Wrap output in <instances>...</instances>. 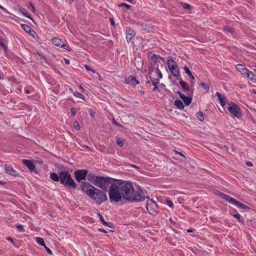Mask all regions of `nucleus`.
Segmentation results:
<instances>
[{
    "mask_svg": "<svg viewBox=\"0 0 256 256\" xmlns=\"http://www.w3.org/2000/svg\"><path fill=\"white\" fill-rule=\"evenodd\" d=\"M95 186L106 192L110 186L108 195L111 202H118L122 198L129 201H142L145 196L140 189L134 190L132 183L109 176H100Z\"/></svg>",
    "mask_w": 256,
    "mask_h": 256,
    "instance_id": "nucleus-1",
    "label": "nucleus"
},
{
    "mask_svg": "<svg viewBox=\"0 0 256 256\" xmlns=\"http://www.w3.org/2000/svg\"><path fill=\"white\" fill-rule=\"evenodd\" d=\"M82 190L98 204H100L108 200L106 192L96 188L88 182H82Z\"/></svg>",
    "mask_w": 256,
    "mask_h": 256,
    "instance_id": "nucleus-2",
    "label": "nucleus"
},
{
    "mask_svg": "<svg viewBox=\"0 0 256 256\" xmlns=\"http://www.w3.org/2000/svg\"><path fill=\"white\" fill-rule=\"evenodd\" d=\"M60 182L68 188L74 189L76 187V183L72 178L71 175L68 171H60L59 172Z\"/></svg>",
    "mask_w": 256,
    "mask_h": 256,
    "instance_id": "nucleus-3",
    "label": "nucleus"
},
{
    "mask_svg": "<svg viewBox=\"0 0 256 256\" xmlns=\"http://www.w3.org/2000/svg\"><path fill=\"white\" fill-rule=\"evenodd\" d=\"M167 64L168 68L173 76L177 79L180 78L179 68L176 62L172 59H169Z\"/></svg>",
    "mask_w": 256,
    "mask_h": 256,
    "instance_id": "nucleus-4",
    "label": "nucleus"
},
{
    "mask_svg": "<svg viewBox=\"0 0 256 256\" xmlns=\"http://www.w3.org/2000/svg\"><path fill=\"white\" fill-rule=\"evenodd\" d=\"M218 193L222 196V198H224L225 200H226V201L230 203H232V204L238 206L240 208H242V209H245V210H249L250 209V208L248 206L241 203L240 202L236 200V199H234L232 198H231L229 196L226 195L220 192H218Z\"/></svg>",
    "mask_w": 256,
    "mask_h": 256,
    "instance_id": "nucleus-5",
    "label": "nucleus"
},
{
    "mask_svg": "<svg viewBox=\"0 0 256 256\" xmlns=\"http://www.w3.org/2000/svg\"><path fill=\"white\" fill-rule=\"evenodd\" d=\"M228 110L234 116L238 118L242 116V113L240 107L234 102H231L230 104Z\"/></svg>",
    "mask_w": 256,
    "mask_h": 256,
    "instance_id": "nucleus-6",
    "label": "nucleus"
},
{
    "mask_svg": "<svg viewBox=\"0 0 256 256\" xmlns=\"http://www.w3.org/2000/svg\"><path fill=\"white\" fill-rule=\"evenodd\" d=\"M148 200H147L146 208L148 212L154 215L156 214V212L155 210V208L157 207L155 202L152 200L150 199L148 197Z\"/></svg>",
    "mask_w": 256,
    "mask_h": 256,
    "instance_id": "nucleus-7",
    "label": "nucleus"
},
{
    "mask_svg": "<svg viewBox=\"0 0 256 256\" xmlns=\"http://www.w3.org/2000/svg\"><path fill=\"white\" fill-rule=\"evenodd\" d=\"M88 173V170H79L74 172V176L76 180L80 182L82 180H86V176Z\"/></svg>",
    "mask_w": 256,
    "mask_h": 256,
    "instance_id": "nucleus-8",
    "label": "nucleus"
},
{
    "mask_svg": "<svg viewBox=\"0 0 256 256\" xmlns=\"http://www.w3.org/2000/svg\"><path fill=\"white\" fill-rule=\"evenodd\" d=\"M22 163L25 165L30 171L34 172L36 174L38 173V171L36 170V166L33 161L24 159L22 160Z\"/></svg>",
    "mask_w": 256,
    "mask_h": 256,
    "instance_id": "nucleus-9",
    "label": "nucleus"
},
{
    "mask_svg": "<svg viewBox=\"0 0 256 256\" xmlns=\"http://www.w3.org/2000/svg\"><path fill=\"white\" fill-rule=\"evenodd\" d=\"M176 92L180 97L184 100L186 106H189L190 104L192 101V98L191 96H186L180 91H178Z\"/></svg>",
    "mask_w": 256,
    "mask_h": 256,
    "instance_id": "nucleus-10",
    "label": "nucleus"
},
{
    "mask_svg": "<svg viewBox=\"0 0 256 256\" xmlns=\"http://www.w3.org/2000/svg\"><path fill=\"white\" fill-rule=\"evenodd\" d=\"M52 44L56 46H60L64 50H68V46L64 44L62 40L60 39L57 38H54L52 39Z\"/></svg>",
    "mask_w": 256,
    "mask_h": 256,
    "instance_id": "nucleus-11",
    "label": "nucleus"
},
{
    "mask_svg": "<svg viewBox=\"0 0 256 256\" xmlns=\"http://www.w3.org/2000/svg\"><path fill=\"white\" fill-rule=\"evenodd\" d=\"M135 35L134 31L130 28H126V39L128 42H130Z\"/></svg>",
    "mask_w": 256,
    "mask_h": 256,
    "instance_id": "nucleus-12",
    "label": "nucleus"
},
{
    "mask_svg": "<svg viewBox=\"0 0 256 256\" xmlns=\"http://www.w3.org/2000/svg\"><path fill=\"white\" fill-rule=\"evenodd\" d=\"M216 96L218 97L220 105L222 106H224L226 104V97L219 92H216Z\"/></svg>",
    "mask_w": 256,
    "mask_h": 256,
    "instance_id": "nucleus-13",
    "label": "nucleus"
},
{
    "mask_svg": "<svg viewBox=\"0 0 256 256\" xmlns=\"http://www.w3.org/2000/svg\"><path fill=\"white\" fill-rule=\"evenodd\" d=\"M86 176L88 180L92 182L95 186V184H96L100 176H96L92 174H87Z\"/></svg>",
    "mask_w": 256,
    "mask_h": 256,
    "instance_id": "nucleus-14",
    "label": "nucleus"
},
{
    "mask_svg": "<svg viewBox=\"0 0 256 256\" xmlns=\"http://www.w3.org/2000/svg\"><path fill=\"white\" fill-rule=\"evenodd\" d=\"M178 80H180V84L182 86V88L183 89V90L184 92H190V88L188 84L184 80H183L181 78Z\"/></svg>",
    "mask_w": 256,
    "mask_h": 256,
    "instance_id": "nucleus-15",
    "label": "nucleus"
},
{
    "mask_svg": "<svg viewBox=\"0 0 256 256\" xmlns=\"http://www.w3.org/2000/svg\"><path fill=\"white\" fill-rule=\"evenodd\" d=\"M148 56L150 58L152 62H154L153 66H154V64L158 61L159 58H160L159 56L153 54L152 52H148Z\"/></svg>",
    "mask_w": 256,
    "mask_h": 256,
    "instance_id": "nucleus-16",
    "label": "nucleus"
},
{
    "mask_svg": "<svg viewBox=\"0 0 256 256\" xmlns=\"http://www.w3.org/2000/svg\"><path fill=\"white\" fill-rule=\"evenodd\" d=\"M98 216L100 217V222L102 223L103 224H104V226H106L110 228H114V226L112 222H104V218L100 214H98Z\"/></svg>",
    "mask_w": 256,
    "mask_h": 256,
    "instance_id": "nucleus-17",
    "label": "nucleus"
},
{
    "mask_svg": "<svg viewBox=\"0 0 256 256\" xmlns=\"http://www.w3.org/2000/svg\"><path fill=\"white\" fill-rule=\"evenodd\" d=\"M4 168L6 173L15 176L16 171L11 166L5 164Z\"/></svg>",
    "mask_w": 256,
    "mask_h": 256,
    "instance_id": "nucleus-18",
    "label": "nucleus"
},
{
    "mask_svg": "<svg viewBox=\"0 0 256 256\" xmlns=\"http://www.w3.org/2000/svg\"><path fill=\"white\" fill-rule=\"evenodd\" d=\"M236 68L242 74H246L248 70L244 68L242 64H237L236 66Z\"/></svg>",
    "mask_w": 256,
    "mask_h": 256,
    "instance_id": "nucleus-19",
    "label": "nucleus"
},
{
    "mask_svg": "<svg viewBox=\"0 0 256 256\" xmlns=\"http://www.w3.org/2000/svg\"><path fill=\"white\" fill-rule=\"evenodd\" d=\"M126 81L128 83H130L134 86H135L139 83L136 78L132 76H130Z\"/></svg>",
    "mask_w": 256,
    "mask_h": 256,
    "instance_id": "nucleus-20",
    "label": "nucleus"
},
{
    "mask_svg": "<svg viewBox=\"0 0 256 256\" xmlns=\"http://www.w3.org/2000/svg\"><path fill=\"white\" fill-rule=\"evenodd\" d=\"M184 69L185 71V72L189 76L190 78L192 80L191 84H192V80H194V76L192 74L191 72L190 71L189 68L188 66H185L184 68Z\"/></svg>",
    "mask_w": 256,
    "mask_h": 256,
    "instance_id": "nucleus-21",
    "label": "nucleus"
},
{
    "mask_svg": "<svg viewBox=\"0 0 256 256\" xmlns=\"http://www.w3.org/2000/svg\"><path fill=\"white\" fill-rule=\"evenodd\" d=\"M174 105L180 110L184 109V107L182 102L179 99L176 100L174 101Z\"/></svg>",
    "mask_w": 256,
    "mask_h": 256,
    "instance_id": "nucleus-22",
    "label": "nucleus"
},
{
    "mask_svg": "<svg viewBox=\"0 0 256 256\" xmlns=\"http://www.w3.org/2000/svg\"><path fill=\"white\" fill-rule=\"evenodd\" d=\"M50 178L54 182H58L60 180V175L55 172H51L50 174Z\"/></svg>",
    "mask_w": 256,
    "mask_h": 256,
    "instance_id": "nucleus-23",
    "label": "nucleus"
},
{
    "mask_svg": "<svg viewBox=\"0 0 256 256\" xmlns=\"http://www.w3.org/2000/svg\"><path fill=\"white\" fill-rule=\"evenodd\" d=\"M36 58L38 60H42V62L44 60V62H46V58L42 56L40 53L37 52L34 54Z\"/></svg>",
    "mask_w": 256,
    "mask_h": 256,
    "instance_id": "nucleus-24",
    "label": "nucleus"
},
{
    "mask_svg": "<svg viewBox=\"0 0 256 256\" xmlns=\"http://www.w3.org/2000/svg\"><path fill=\"white\" fill-rule=\"evenodd\" d=\"M19 12H21L22 14L25 16H26V17H27L28 18H30V19H31L34 22L33 20L30 17V14L28 12H27L24 8H20Z\"/></svg>",
    "mask_w": 256,
    "mask_h": 256,
    "instance_id": "nucleus-25",
    "label": "nucleus"
},
{
    "mask_svg": "<svg viewBox=\"0 0 256 256\" xmlns=\"http://www.w3.org/2000/svg\"><path fill=\"white\" fill-rule=\"evenodd\" d=\"M21 27L26 32H30V30L32 29L30 26L26 24H22Z\"/></svg>",
    "mask_w": 256,
    "mask_h": 256,
    "instance_id": "nucleus-26",
    "label": "nucleus"
},
{
    "mask_svg": "<svg viewBox=\"0 0 256 256\" xmlns=\"http://www.w3.org/2000/svg\"><path fill=\"white\" fill-rule=\"evenodd\" d=\"M196 117L200 122H203L204 120V114L202 112H199L196 114Z\"/></svg>",
    "mask_w": 256,
    "mask_h": 256,
    "instance_id": "nucleus-27",
    "label": "nucleus"
},
{
    "mask_svg": "<svg viewBox=\"0 0 256 256\" xmlns=\"http://www.w3.org/2000/svg\"><path fill=\"white\" fill-rule=\"evenodd\" d=\"M247 75L248 78L252 82H254V74L253 72L248 70L246 74Z\"/></svg>",
    "mask_w": 256,
    "mask_h": 256,
    "instance_id": "nucleus-28",
    "label": "nucleus"
},
{
    "mask_svg": "<svg viewBox=\"0 0 256 256\" xmlns=\"http://www.w3.org/2000/svg\"><path fill=\"white\" fill-rule=\"evenodd\" d=\"M36 242L41 246H44L46 244L43 238L39 237L36 238Z\"/></svg>",
    "mask_w": 256,
    "mask_h": 256,
    "instance_id": "nucleus-29",
    "label": "nucleus"
},
{
    "mask_svg": "<svg viewBox=\"0 0 256 256\" xmlns=\"http://www.w3.org/2000/svg\"><path fill=\"white\" fill-rule=\"evenodd\" d=\"M200 86H202L206 92H208L209 90V86L206 83L204 82H201Z\"/></svg>",
    "mask_w": 256,
    "mask_h": 256,
    "instance_id": "nucleus-30",
    "label": "nucleus"
},
{
    "mask_svg": "<svg viewBox=\"0 0 256 256\" xmlns=\"http://www.w3.org/2000/svg\"><path fill=\"white\" fill-rule=\"evenodd\" d=\"M224 29L228 32H229L231 34L234 32V28H232L229 27L228 26H224Z\"/></svg>",
    "mask_w": 256,
    "mask_h": 256,
    "instance_id": "nucleus-31",
    "label": "nucleus"
},
{
    "mask_svg": "<svg viewBox=\"0 0 256 256\" xmlns=\"http://www.w3.org/2000/svg\"><path fill=\"white\" fill-rule=\"evenodd\" d=\"M181 6L184 8V9H191L192 6L184 2H182Z\"/></svg>",
    "mask_w": 256,
    "mask_h": 256,
    "instance_id": "nucleus-32",
    "label": "nucleus"
},
{
    "mask_svg": "<svg viewBox=\"0 0 256 256\" xmlns=\"http://www.w3.org/2000/svg\"><path fill=\"white\" fill-rule=\"evenodd\" d=\"M156 74H158V76L160 78H162V74L158 67H157L156 69Z\"/></svg>",
    "mask_w": 256,
    "mask_h": 256,
    "instance_id": "nucleus-33",
    "label": "nucleus"
},
{
    "mask_svg": "<svg viewBox=\"0 0 256 256\" xmlns=\"http://www.w3.org/2000/svg\"><path fill=\"white\" fill-rule=\"evenodd\" d=\"M116 144L120 146H122L124 144V140L118 138L116 141Z\"/></svg>",
    "mask_w": 256,
    "mask_h": 256,
    "instance_id": "nucleus-34",
    "label": "nucleus"
},
{
    "mask_svg": "<svg viewBox=\"0 0 256 256\" xmlns=\"http://www.w3.org/2000/svg\"><path fill=\"white\" fill-rule=\"evenodd\" d=\"M233 216L235 218H237L240 222H243L244 220L240 218V214H234Z\"/></svg>",
    "mask_w": 256,
    "mask_h": 256,
    "instance_id": "nucleus-35",
    "label": "nucleus"
},
{
    "mask_svg": "<svg viewBox=\"0 0 256 256\" xmlns=\"http://www.w3.org/2000/svg\"><path fill=\"white\" fill-rule=\"evenodd\" d=\"M74 126L76 130H80V128L79 123L77 121H75L74 122Z\"/></svg>",
    "mask_w": 256,
    "mask_h": 256,
    "instance_id": "nucleus-36",
    "label": "nucleus"
},
{
    "mask_svg": "<svg viewBox=\"0 0 256 256\" xmlns=\"http://www.w3.org/2000/svg\"><path fill=\"white\" fill-rule=\"evenodd\" d=\"M30 36H32L34 38H36V36H37V34L34 31V30H33L32 29L30 30V32H28Z\"/></svg>",
    "mask_w": 256,
    "mask_h": 256,
    "instance_id": "nucleus-37",
    "label": "nucleus"
},
{
    "mask_svg": "<svg viewBox=\"0 0 256 256\" xmlns=\"http://www.w3.org/2000/svg\"><path fill=\"white\" fill-rule=\"evenodd\" d=\"M74 96H76L78 98H82V97L84 96L81 93H80L78 92H74Z\"/></svg>",
    "mask_w": 256,
    "mask_h": 256,
    "instance_id": "nucleus-38",
    "label": "nucleus"
},
{
    "mask_svg": "<svg viewBox=\"0 0 256 256\" xmlns=\"http://www.w3.org/2000/svg\"><path fill=\"white\" fill-rule=\"evenodd\" d=\"M84 68L88 71L92 72V73L96 72V71L94 70L91 68L89 66H88L86 64L84 65Z\"/></svg>",
    "mask_w": 256,
    "mask_h": 256,
    "instance_id": "nucleus-39",
    "label": "nucleus"
},
{
    "mask_svg": "<svg viewBox=\"0 0 256 256\" xmlns=\"http://www.w3.org/2000/svg\"><path fill=\"white\" fill-rule=\"evenodd\" d=\"M166 204L170 207L172 208L174 207V204L173 202L169 200H166Z\"/></svg>",
    "mask_w": 256,
    "mask_h": 256,
    "instance_id": "nucleus-40",
    "label": "nucleus"
},
{
    "mask_svg": "<svg viewBox=\"0 0 256 256\" xmlns=\"http://www.w3.org/2000/svg\"><path fill=\"white\" fill-rule=\"evenodd\" d=\"M0 46L4 50H6V46L3 42L2 38H0Z\"/></svg>",
    "mask_w": 256,
    "mask_h": 256,
    "instance_id": "nucleus-41",
    "label": "nucleus"
},
{
    "mask_svg": "<svg viewBox=\"0 0 256 256\" xmlns=\"http://www.w3.org/2000/svg\"><path fill=\"white\" fill-rule=\"evenodd\" d=\"M112 122L116 126H117L119 127H122V126L119 123L117 122L114 118L112 119Z\"/></svg>",
    "mask_w": 256,
    "mask_h": 256,
    "instance_id": "nucleus-42",
    "label": "nucleus"
},
{
    "mask_svg": "<svg viewBox=\"0 0 256 256\" xmlns=\"http://www.w3.org/2000/svg\"><path fill=\"white\" fill-rule=\"evenodd\" d=\"M120 6H124L127 9H130V6L128 4H126V3H122V4H120Z\"/></svg>",
    "mask_w": 256,
    "mask_h": 256,
    "instance_id": "nucleus-43",
    "label": "nucleus"
},
{
    "mask_svg": "<svg viewBox=\"0 0 256 256\" xmlns=\"http://www.w3.org/2000/svg\"><path fill=\"white\" fill-rule=\"evenodd\" d=\"M17 230L19 232H22L24 230L23 226L21 224L17 225Z\"/></svg>",
    "mask_w": 256,
    "mask_h": 256,
    "instance_id": "nucleus-44",
    "label": "nucleus"
},
{
    "mask_svg": "<svg viewBox=\"0 0 256 256\" xmlns=\"http://www.w3.org/2000/svg\"><path fill=\"white\" fill-rule=\"evenodd\" d=\"M152 84L154 86H157V84L159 83V80L158 79H154V80H152Z\"/></svg>",
    "mask_w": 256,
    "mask_h": 256,
    "instance_id": "nucleus-45",
    "label": "nucleus"
},
{
    "mask_svg": "<svg viewBox=\"0 0 256 256\" xmlns=\"http://www.w3.org/2000/svg\"><path fill=\"white\" fill-rule=\"evenodd\" d=\"M44 248H45V249L46 250L48 254H52V250L48 247H47L46 245L44 246Z\"/></svg>",
    "mask_w": 256,
    "mask_h": 256,
    "instance_id": "nucleus-46",
    "label": "nucleus"
},
{
    "mask_svg": "<svg viewBox=\"0 0 256 256\" xmlns=\"http://www.w3.org/2000/svg\"><path fill=\"white\" fill-rule=\"evenodd\" d=\"M110 22L111 25L112 26H115V24H114V18H110Z\"/></svg>",
    "mask_w": 256,
    "mask_h": 256,
    "instance_id": "nucleus-47",
    "label": "nucleus"
},
{
    "mask_svg": "<svg viewBox=\"0 0 256 256\" xmlns=\"http://www.w3.org/2000/svg\"><path fill=\"white\" fill-rule=\"evenodd\" d=\"M246 165L248 166H252L253 164L251 162L248 161L246 162Z\"/></svg>",
    "mask_w": 256,
    "mask_h": 256,
    "instance_id": "nucleus-48",
    "label": "nucleus"
},
{
    "mask_svg": "<svg viewBox=\"0 0 256 256\" xmlns=\"http://www.w3.org/2000/svg\"><path fill=\"white\" fill-rule=\"evenodd\" d=\"M30 8H32V10L34 12H35V8H34V5H33L31 2H30Z\"/></svg>",
    "mask_w": 256,
    "mask_h": 256,
    "instance_id": "nucleus-49",
    "label": "nucleus"
},
{
    "mask_svg": "<svg viewBox=\"0 0 256 256\" xmlns=\"http://www.w3.org/2000/svg\"><path fill=\"white\" fill-rule=\"evenodd\" d=\"M70 110H71V112H72V116H74L75 115V110H74V108H70Z\"/></svg>",
    "mask_w": 256,
    "mask_h": 256,
    "instance_id": "nucleus-50",
    "label": "nucleus"
},
{
    "mask_svg": "<svg viewBox=\"0 0 256 256\" xmlns=\"http://www.w3.org/2000/svg\"><path fill=\"white\" fill-rule=\"evenodd\" d=\"M98 231L101 232H104V233H107V232H107L106 230H104V229H103V228H100L98 229Z\"/></svg>",
    "mask_w": 256,
    "mask_h": 256,
    "instance_id": "nucleus-51",
    "label": "nucleus"
},
{
    "mask_svg": "<svg viewBox=\"0 0 256 256\" xmlns=\"http://www.w3.org/2000/svg\"><path fill=\"white\" fill-rule=\"evenodd\" d=\"M64 61L66 64H70V60L67 58H64Z\"/></svg>",
    "mask_w": 256,
    "mask_h": 256,
    "instance_id": "nucleus-52",
    "label": "nucleus"
},
{
    "mask_svg": "<svg viewBox=\"0 0 256 256\" xmlns=\"http://www.w3.org/2000/svg\"><path fill=\"white\" fill-rule=\"evenodd\" d=\"M90 116H92V117H94V111L92 110H90Z\"/></svg>",
    "mask_w": 256,
    "mask_h": 256,
    "instance_id": "nucleus-53",
    "label": "nucleus"
},
{
    "mask_svg": "<svg viewBox=\"0 0 256 256\" xmlns=\"http://www.w3.org/2000/svg\"><path fill=\"white\" fill-rule=\"evenodd\" d=\"M19 90L20 92L22 93V92H24V88H22V86H20V87L17 88Z\"/></svg>",
    "mask_w": 256,
    "mask_h": 256,
    "instance_id": "nucleus-54",
    "label": "nucleus"
},
{
    "mask_svg": "<svg viewBox=\"0 0 256 256\" xmlns=\"http://www.w3.org/2000/svg\"><path fill=\"white\" fill-rule=\"evenodd\" d=\"M24 92L26 94H28L30 92L29 90L28 89H26L25 88H24Z\"/></svg>",
    "mask_w": 256,
    "mask_h": 256,
    "instance_id": "nucleus-55",
    "label": "nucleus"
},
{
    "mask_svg": "<svg viewBox=\"0 0 256 256\" xmlns=\"http://www.w3.org/2000/svg\"><path fill=\"white\" fill-rule=\"evenodd\" d=\"M104 146H100V150L102 152H104Z\"/></svg>",
    "mask_w": 256,
    "mask_h": 256,
    "instance_id": "nucleus-56",
    "label": "nucleus"
},
{
    "mask_svg": "<svg viewBox=\"0 0 256 256\" xmlns=\"http://www.w3.org/2000/svg\"><path fill=\"white\" fill-rule=\"evenodd\" d=\"M6 239H7L8 240H10V241L11 242H14V241H13L12 239L10 237H8V238H6Z\"/></svg>",
    "mask_w": 256,
    "mask_h": 256,
    "instance_id": "nucleus-57",
    "label": "nucleus"
},
{
    "mask_svg": "<svg viewBox=\"0 0 256 256\" xmlns=\"http://www.w3.org/2000/svg\"><path fill=\"white\" fill-rule=\"evenodd\" d=\"M156 89H158V86H154V88L152 90L154 92H155V91H156Z\"/></svg>",
    "mask_w": 256,
    "mask_h": 256,
    "instance_id": "nucleus-58",
    "label": "nucleus"
},
{
    "mask_svg": "<svg viewBox=\"0 0 256 256\" xmlns=\"http://www.w3.org/2000/svg\"><path fill=\"white\" fill-rule=\"evenodd\" d=\"M131 166L133 168H138L136 166V165H134V164H132Z\"/></svg>",
    "mask_w": 256,
    "mask_h": 256,
    "instance_id": "nucleus-59",
    "label": "nucleus"
},
{
    "mask_svg": "<svg viewBox=\"0 0 256 256\" xmlns=\"http://www.w3.org/2000/svg\"><path fill=\"white\" fill-rule=\"evenodd\" d=\"M187 232H193V230H191V229H188V230H187Z\"/></svg>",
    "mask_w": 256,
    "mask_h": 256,
    "instance_id": "nucleus-60",
    "label": "nucleus"
},
{
    "mask_svg": "<svg viewBox=\"0 0 256 256\" xmlns=\"http://www.w3.org/2000/svg\"><path fill=\"white\" fill-rule=\"evenodd\" d=\"M177 154H178L182 156H184V157H185L182 153L180 152H176Z\"/></svg>",
    "mask_w": 256,
    "mask_h": 256,
    "instance_id": "nucleus-61",
    "label": "nucleus"
},
{
    "mask_svg": "<svg viewBox=\"0 0 256 256\" xmlns=\"http://www.w3.org/2000/svg\"><path fill=\"white\" fill-rule=\"evenodd\" d=\"M0 8L3 10H6V9L4 7H2L1 5H0Z\"/></svg>",
    "mask_w": 256,
    "mask_h": 256,
    "instance_id": "nucleus-62",
    "label": "nucleus"
},
{
    "mask_svg": "<svg viewBox=\"0 0 256 256\" xmlns=\"http://www.w3.org/2000/svg\"><path fill=\"white\" fill-rule=\"evenodd\" d=\"M5 184V182H2V181H0V184Z\"/></svg>",
    "mask_w": 256,
    "mask_h": 256,
    "instance_id": "nucleus-63",
    "label": "nucleus"
},
{
    "mask_svg": "<svg viewBox=\"0 0 256 256\" xmlns=\"http://www.w3.org/2000/svg\"><path fill=\"white\" fill-rule=\"evenodd\" d=\"M159 58H160L163 62H164V58H162V57H160Z\"/></svg>",
    "mask_w": 256,
    "mask_h": 256,
    "instance_id": "nucleus-64",
    "label": "nucleus"
}]
</instances>
